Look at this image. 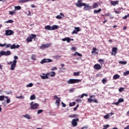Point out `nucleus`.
Returning <instances> with one entry per match:
<instances>
[{
  "label": "nucleus",
  "instance_id": "nucleus-1",
  "mask_svg": "<svg viewBox=\"0 0 129 129\" xmlns=\"http://www.w3.org/2000/svg\"><path fill=\"white\" fill-rule=\"evenodd\" d=\"M59 28V26L57 25H53L51 27L50 25H47L44 27L45 30H47L48 31H54V30H57Z\"/></svg>",
  "mask_w": 129,
  "mask_h": 129
},
{
  "label": "nucleus",
  "instance_id": "nucleus-2",
  "mask_svg": "<svg viewBox=\"0 0 129 129\" xmlns=\"http://www.w3.org/2000/svg\"><path fill=\"white\" fill-rule=\"evenodd\" d=\"M18 56H14V60H13V63L11 64L10 69L11 70H14L16 68V66H17V60H18Z\"/></svg>",
  "mask_w": 129,
  "mask_h": 129
},
{
  "label": "nucleus",
  "instance_id": "nucleus-3",
  "mask_svg": "<svg viewBox=\"0 0 129 129\" xmlns=\"http://www.w3.org/2000/svg\"><path fill=\"white\" fill-rule=\"evenodd\" d=\"M80 80L71 79L67 81L68 84H74V83H79Z\"/></svg>",
  "mask_w": 129,
  "mask_h": 129
},
{
  "label": "nucleus",
  "instance_id": "nucleus-4",
  "mask_svg": "<svg viewBox=\"0 0 129 129\" xmlns=\"http://www.w3.org/2000/svg\"><path fill=\"white\" fill-rule=\"evenodd\" d=\"M81 7H84V11H89L92 9V8L89 6V4H86L85 3H81Z\"/></svg>",
  "mask_w": 129,
  "mask_h": 129
},
{
  "label": "nucleus",
  "instance_id": "nucleus-5",
  "mask_svg": "<svg viewBox=\"0 0 129 129\" xmlns=\"http://www.w3.org/2000/svg\"><path fill=\"white\" fill-rule=\"evenodd\" d=\"M10 55H11V51L10 50L0 51V56H10Z\"/></svg>",
  "mask_w": 129,
  "mask_h": 129
},
{
  "label": "nucleus",
  "instance_id": "nucleus-6",
  "mask_svg": "<svg viewBox=\"0 0 129 129\" xmlns=\"http://www.w3.org/2000/svg\"><path fill=\"white\" fill-rule=\"evenodd\" d=\"M93 101L94 102H95L96 103H97V100L95 99L94 98V95H91L90 96V98L88 99V102L90 103H91Z\"/></svg>",
  "mask_w": 129,
  "mask_h": 129
},
{
  "label": "nucleus",
  "instance_id": "nucleus-7",
  "mask_svg": "<svg viewBox=\"0 0 129 129\" xmlns=\"http://www.w3.org/2000/svg\"><path fill=\"white\" fill-rule=\"evenodd\" d=\"M36 37H37V35L32 34L30 35V36L29 37H28L26 39V41H27V42H32V41H33V39H34V38H36Z\"/></svg>",
  "mask_w": 129,
  "mask_h": 129
},
{
  "label": "nucleus",
  "instance_id": "nucleus-8",
  "mask_svg": "<svg viewBox=\"0 0 129 129\" xmlns=\"http://www.w3.org/2000/svg\"><path fill=\"white\" fill-rule=\"evenodd\" d=\"M38 106L39 104L38 103H34V102H32L30 103V108H31V109H37Z\"/></svg>",
  "mask_w": 129,
  "mask_h": 129
},
{
  "label": "nucleus",
  "instance_id": "nucleus-9",
  "mask_svg": "<svg viewBox=\"0 0 129 129\" xmlns=\"http://www.w3.org/2000/svg\"><path fill=\"white\" fill-rule=\"evenodd\" d=\"M53 62V60L50 58H44L40 61V64H44L45 63H50Z\"/></svg>",
  "mask_w": 129,
  "mask_h": 129
},
{
  "label": "nucleus",
  "instance_id": "nucleus-10",
  "mask_svg": "<svg viewBox=\"0 0 129 129\" xmlns=\"http://www.w3.org/2000/svg\"><path fill=\"white\" fill-rule=\"evenodd\" d=\"M78 121H79V118H77L76 119H73L72 120V124L74 126H77L78 123H77Z\"/></svg>",
  "mask_w": 129,
  "mask_h": 129
},
{
  "label": "nucleus",
  "instance_id": "nucleus-11",
  "mask_svg": "<svg viewBox=\"0 0 129 129\" xmlns=\"http://www.w3.org/2000/svg\"><path fill=\"white\" fill-rule=\"evenodd\" d=\"M14 34V31L12 30H6L5 35L6 36H11Z\"/></svg>",
  "mask_w": 129,
  "mask_h": 129
},
{
  "label": "nucleus",
  "instance_id": "nucleus-12",
  "mask_svg": "<svg viewBox=\"0 0 129 129\" xmlns=\"http://www.w3.org/2000/svg\"><path fill=\"white\" fill-rule=\"evenodd\" d=\"M50 46H51V43L42 44L40 46V48L43 50L44 49H46V48H49Z\"/></svg>",
  "mask_w": 129,
  "mask_h": 129
},
{
  "label": "nucleus",
  "instance_id": "nucleus-13",
  "mask_svg": "<svg viewBox=\"0 0 129 129\" xmlns=\"http://www.w3.org/2000/svg\"><path fill=\"white\" fill-rule=\"evenodd\" d=\"M116 53H117V47H113L112 49L111 55L115 56V55H116Z\"/></svg>",
  "mask_w": 129,
  "mask_h": 129
},
{
  "label": "nucleus",
  "instance_id": "nucleus-14",
  "mask_svg": "<svg viewBox=\"0 0 129 129\" xmlns=\"http://www.w3.org/2000/svg\"><path fill=\"white\" fill-rule=\"evenodd\" d=\"M124 101V100H123V98H120L118 100V101L116 102H113L112 103V104H115V105H118L120 102H123Z\"/></svg>",
  "mask_w": 129,
  "mask_h": 129
},
{
  "label": "nucleus",
  "instance_id": "nucleus-15",
  "mask_svg": "<svg viewBox=\"0 0 129 129\" xmlns=\"http://www.w3.org/2000/svg\"><path fill=\"white\" fill-rule=\"evenodd\" d=\"M94 68L96 70H100V69H101V66L98 63H97L94 65Z\"/></svg>",
  "mask_w": 129,
  "mask_h": 129
},
{
  "label": "nucleus",
  "instance_id": "nucleus-16",
  "mask_svg": "<svg viewBox=\"0 0 129 129\" xmlns=\"http://www.w3.org/2000/svg\"><path fill=\"white\" fill-rule=\"evenodd\" d=\"M92 54H98V49L95 47H93V50L91 51Z\"/></svg>",
  "mask_w": 129,
  "mask_h": 129
},
{
  "label": "nucleus",
  "instance_id": "nucleus-17",
  "mask_svg": "<svg viewBox=\"0 0 129 129\" xmlns=\"http://www.w3.org/2000/svg\"><path fill=\"white\" fill-rule=\"evenodd\" d=\"M79 31H80L79 27H75V30L73 31L72 34H77Z\"/></svg>",
  "mask_w": 129,
  "mask_h": 129
},
{
  "label": "nucleus",
  "instance_id": "nucleus-18",
  "mask_svg": "<svg viewBox=\"0 0 129 129\" xmlns=\"http://www.w3.org/2000/svg\"><path fill=\"white\" fill-rule=\"evenodd\" d=\"M47 75L48 76H51V77H54V76L56 75V73H55V72H50L47 73Z\"/></svg>",
  "mask_w": 129,
  "mask_h": 129
},
{
  "label": "nucleus",
  "instance_id": "nucleus-19",
  "mask_svg": "<svg viewBox=\"0 0 129 129\" xmlns=\"http://www.w3.org/2000/svg\"><path fill=\"white\" fill-rule=\"evenodd\" d=\"M18 48H20V45H16L15 44H13L11 46V49H18Z\"/></svg>",
  "mask_w": 129,
  "mask_h": 129
},
{
  "label": "nucleus",
  "instance_id": "nucleus-20",
  "mask_svg": "<svg viewBox=\"0 0 129 129\" xmlns=\"http://www.w3.org/2000/svg\"><path fill=\"white\" fill-rule=\"evenodd\" d=\"M62 41H63V42H65V41H67L68 43H70L71 39L69 37H66L64 38H62Z\"/></svg>",
  "mask_w": 129,
  "mask_h": 129
},
{
  "label": "nucleus",
  "instance_id": "nucleus-21",
  "mask_svg": "<svg viewBox=\"0 0 129 129\" xmlns=\"http://www.w3.org/2000/svg\"><path fill=\"white\" fill-rule=\"evenodd\" d=\"M110 4H111V5L112 6H116V5H117L118 4V1H110Z\"/></svg>",
  "mask_w": 129,
  "mask_h": 129
},
{
  "label": "nucleus",
  "instance_id": "nucleus-22",
  "mask_svg": "<svg viewBox=\"0 0 129 129\" xmlns=\"http://www.w3.org/2000/svg\"><path fill=\"white\" fill-rule=\"evenodd\" d=\"M60 102H61V98H59L56 100L55 103L57 104V106H59L60 105Z\"/></svg>",
  "mask_w": 129,
  "mask_h": 129
},
{
  "label": "nucleus",
  "instance_id": "nucleus-23",
  "mask_svg": "<svg viewBox=\"0 0 129 129\" xmlns=\"http://www.w3.org/2000/svg\"><path fill=\"white\" fill-rule=\"evenodd\" d=\"M30 1H34V0H20L19 1V3L20 4H24L25 3H28L29 2H30Z\"/></svg>",
  "mask_w": 129,
  "mask_h": 129
},
{
  "label": "nucleus",
  "instance_id": "nucleus-24",
  "mask_svg": "<svg viewBox=\"0 0 129 129\" xmlns=\"http://www.w3.org/2000/svg\"><path fill=\"white\" fill-rule=\"evenodd\" d=\"M76 6L78 7V8H81V0L78 1V3H76Z\"/></svg>",
  "mask_w": 129,
  "mask_h": 129
},
{
  "label": "nucleus",
  "instance_id": "nucleus-25",
  "mask_svg": "<svg viewBox=\"0 0 129 129\" xmlns=\"http://www.w3.org/2000/svg\"><path fill=\"white\" fill-rule=\"evenodd\" d=\"M22 116H24V117L27 118V119H32V117H31L30 116V115L28 114H27L26 115H23Z\"/></svg>",
  "mask_w": 129,
  "mask_h": 129
},
{
  "label": "nucleus",
  "instance_id": "nucleus-26",
  "mask_svg": "<svg viewBox=\"0 0 129 129\" xmlns=\"http://www.w3.org/2000/svg\"><path fill=\"white\" fill-rule=\"evenodd\" d=\"M21 9H22V7H21V6H15V11H20V10H21Z\"/></svg>",
  "mask_w": 129,
  "mask_h": 129
},
{
  "label": "nucleus",
  "instance_id": "nucleus-27",
  "mask_svg": "<svg viewBox=\"0 0 129 129\" xmlns=\"http://www.w3.org/2000/svg\"><path fill=\"white\" fill-rule=\"evenodd\" d=\"M105 17H110V19H113V17H112L111 16V14H109V13H106L105 14Z\"/></svg>",
  "mask_w": 129,
  "mask_h": 129
},
{
  "label": "nucleus",
  "instance_id": "nucleus-28",
  "mask_svg": "<svg viewBox=\"0 0 129 129\" xmlns=\"http://www.w3.org/2000/svg\"><path fill=\"white\" fill-rule=\"evenodd\" d=\"M98 8V4L97 3H94L92 6L93 9H96Z\"/></svg>",
  "mask_w": 129,
  "mask_h": 129
},
{
  "label": "nucleus",
  "instance_id": "nucleus-29",
  "mask_svg": "<svg viewBox=\"0 0 129 129\" xmlns=\"http://www.w3.org/2000/svg\"><path fill=\"white\" fill-rule=\"evenodd\" d=\"M36 99V96L35 94H33L31 96L30 99V100H34V99Z\"/></svg>",
  "mask_w": 129,
  "mask_h": 129
},
{
  "label": "nucleus",
  "instance_id": "nucleus-30",
  "mask_svg": "<svg viewBox=\"0 0 129 129\" xmlns=\"http://www.w3.org/2000/svg\"><path fill=\"white\" fill-rule=\"evenodd\" d=\"M36 57H37V55H35V54H32L31 55V59L32 60H33L34 61H35V60H36Z\"/></svg>",
  "mask_w": 129,
  "mask_h": 129
},
{
  "label": "nucleus",
  "instance_id": "nucleus-31",
  "mask_svg": "<svg viewBox=\"0 0 129 129\" xmlns=\"http://www.w3.org/2000/svg\"><path fill=\"white\" fill-rule=\"evenodd\" d=\"M119 77H120V76H119V75H115L113 76V79H114L115 80H116V79H118V78H119Z\"/></svg>",
  "mask_w": 129,
  "mask_h": 129
},
{
  "label": "nucleus",
  "instance_id": "nucleus-32",
  "mask_svg": "<svg viewBox=\"0 0 129 129\" xmlns=\"http://www.w3.org/2000/svg\"><path fill=\"white\" fill-rule=\"evenodd\" d=\"M101 12V9H99L98 10H94V14H99Z\"/></svg>",
  "mask_w": 129,
  "mask_h": 129
},
{
  "label": "nucleus",
  "instance_id": "nucleus-33",
  "mask_svg": "<svg viewBox=\"0 0 129 129\" xmlns=\"http://www.w3.org/2000/svg\"><path fill=\"white\" fill-rule=\"evenodd\" d=\"M78 116L77 114H73L72 115H69V117H71L72 118H75L76 117H77Z\"/></svg>",
  "mask_w": 129,
  "mask_h": 129
},
{
  "label": "nucleus",
  "instance_id": "nucleus-34",
  "mask_svg": "<svg viewBox=\"0 0 129 129\" xmlns=\"http://www.w3.org/2000/svg\"><path fill=\"white\" fill-rule=\"evenodd\" d=\"M5 98H6V102L7 103H10L11 102V99H9L8 96H5Z\"/></svg>",
  "mask_w": 129,
  "mask_h": 129
},
{
  "label": "nucleus",
  "instance_id": "nucleus-35",
  "mask_svg": "<svg viewBox=\"0 0 129 129\" xmlns=\"http://www.w3.org/2000/svg\"><path fill=\"white\" fill-rule=\"evenodd\" d=\"M73 56H79V57H81V54L77 52H76L74 54Z\"/></svg>",
  "mask_w": 129,
  "mask_h": 129
},
{
  "label": "nucleus",
  "instance_id": "nucleus-36",
  "mask_svg": "<svg viewBox=\"0 0 129 129\" xmlns=\"http://www.w3.org/2000/svg\"><path fill=\"white\" fill-rule=\"evenodd\" d=\"M42 79H46V78H48V75L47 74L46 75H44V76H41Z\"/></svg>",
  "mask_w": 129,
  "mask_h": 129
},
{
  "label": "nucleus",
  "instance_id": "nucleus-37",
  "mask_svg": "<svg viewBox=\"0 0 129 129\" xmlns=\"http://www.w3.org/2000/svg\"><path fill=\"white\" fill-rule=\"evenodd\" d=\"M80 75V72H74V76H79Z\"/></svg>",
  "mask_w": 129,
  "mask_h": 129
},
{
  "label": "nucleus",
  "instance_id": "nucleus-38",
  "mask_svg": "<svg viewBox=\"0 0 129 129\" xmlns=\"http://www.w3.org/2000/svg\"><path fill=\"white\" fill-rule=\"evenodd\" d=\"M5 23H7V24H13V23H14V21L12 20H9L8 21H6Z\"/></svg>",
  "mask_w": 129,
  "mask_h": 129
},
{
  "label": "nucleus",
  "instance_id": "nucleus-39",
  "mask_svg": "<svg viewBox=\"0 0 129 129\" xmlns=\"http://www.w3.org/2000/svg\"><path fill=\"white\" fill-rule=\"evenodd\" d=\"M75 104H76V102H71L69 104V106H74V105H75Z\"/></svg>",
  "mask_w": 129,
  "mask_h": 129
},
{
  "label": "nucleus",
  "instance_id": "nucleus-40",
  "mask_svg": "<svg viewBox=\"0 0 129 129\" xmlns=\"http://www.w3.org/2000/svg\"><path fill=\"white\" fill-rule=\"evenodd\" d=\"M5 98H6V96L4 95L0 96V101H3Z\"/></svg>",
  "mask_w": 129,
  "mask_h": 129
},
{
  "label": "nucleus",
  "instance_id": "nucleus-41",
  "mask_svg": "<svg viewBox=\"0 0 129 129\" xmlns=\"http://www.w3.org/2000/svg\"><path fill=\"white\" fill-rule=\"evenodd\" d=\"M129 75V71H127L123 73V76H127V75Z\"/></svg>",
  "mask_w": 129,
  "mask_h": 129
},
{
  "label": "nucleus",
  "instance_id": "nucleus-42",
  "mask_svg": "<svg viewBox=\"0 0 129 129\" xmlns=\"http://www.w3.org/2000/svg\"><path fill=\"white\" fill-rule=\"evenodd\" d=\"M119 64H123V65L126 64V61H120L119 62Z\"/></svg>",
  "mask_w": 129,
  "mask_h": 129
},
{
  "label": "nucleus",
  "instance_id": "nucleus-43",
  "mask_svg": "<svg viewBox=\"0 0 129 129\" xmlns=\"http://www.w3.org/2000/svg\"><path fill=\"white\" fill-rule=\"evenodd\" d=\"M113 114H114V113L113 112H111L110 113H108V114H107V115L108 116V117H110V116H111V115H113Z\"/></svg>",
  "mask_w": 129,
  "mask_h": 129
},
{
  "label": "nucleus",
  "instance_id": "nucleus-44",
  "mask_svg": "<svg viewBox=\"0 0 129 129\" xmlns=\"http://www.w3.org/2000/svg\"><path fill=\"white\" fill-rule=\"evenodd\" d=\"M84 96H86V97H87V96H88V95L87 94L84 93L81 95V98H83Z\"/></svg>",
  "mask_w": 129,
  "mask_h": 129
},
{
  "label": "nucleus",
  "instance_id": "nucleus-45",
  "mask_svg": "<svg viewBox=\"0 0 129 129\" xmlns=\"http://www.w3.org/2000/svg\"><path fill=\"white\" fill-rule=\"evenodd\" d=\"M127 18H129V14H128V15H126V16H124V17H122V19H123V20H126V19H127Z\"/></svg>",
  "mask_w": 129,
  "mask_h": 129
},
{
  "label": "nucleus",
  "instance_id": "nucleus-46",
  "mask_svg": "<svg viewBox=\"0 0 129 129\" xmlns=\"http://www.w3.org/2000/svg\"><path fill=\"white\" fill-rule=\"evenodd\" d=\"M56 19L61 20V19H62V16H61V15H57L56 16Z\"/></svg>",
  "mask_w": 129,
  "mask_h": 129
},
{
  "label": "nucleus",
  "instance_id": "nucleus-47",
  "mask_svg": "<svg viewBox=\"0 0 129 129\" xmlns=\"http://www.w3.org/2000/svg\"><path fill=\"white\" fill-rule=\"evenodd\" d=\"M43 112V110L39 109L37 111V114H40V113H42Z\"/></svg>",
  "mask_w": 129,
  "mask_h": 129
},
{
  "label": "nucleus",
  "instance_id": "nucleus-48",
  "mask_svg": "<svg viewBox=\"0 0 129 129\" xmlns=\"http://www.w3.org/2000/svg\"><path fill=\"white\" fill-rule=\"evenodd\" d=\"M6 48H10H10H11V44H6Z\"/></svg>",
  "mask_w": 129,
  "mask_h": 129
},
{
  "label": "nucleus",
  "instance_id": "nucleus-49",
  "mask_svg": "<svg viewBox=\"0 0 129 129\" xmlns=\"http://www.w3.org/2000/svg\"><path fill=\"white\" fill-rule=\"evenodd\" d=\"M107 127H109V124L104 125L103 129H106Z\"/></svg>",
  "mask_w": 129,
  "mask_h": 129
},
{
  "label": "nucleus",
  "instance_id": "nucleus-50",
  "mask_svg": "<svg viewBox=\"0 0 129 129\" xmlns=\"http://www.w3.org/2000/svg\"><path fill=\"white\" fill-rule=\"evenodd\" d=\"M27 87H32L33 86V83H31L29 84L28 85H27Z\"/></svg>",
  "mask_w": 129,
  "mask_h": 129
},
{
  "label": "nucleus",
  "instance_id": "nucleus-51",
  "mask_svg": "<svg viewBox=\"0 0 129 129\" xmlns=\"http://www.w3.org/2000/svg\"><path fill=\"white\" fill-rule=\"evenodd\" d=\"M15 13L16 12L15 11H10L9 12V14H10V15H11V16H13V15L15 14Z\"/></svg>",
  "mask_w": 129,
  "mask_h": 129
},
{
  "label": "nucleus",
  "instance_id": "nucleus-52",
  "mask_svg": "<svg viewBox=\"0 0 129 129\" xmlns=\"http://www.w3.org/2000/svg\"><path fill=\"white\" fill-rule=\"evenodd\" d=\"M16 98H20L21 99L23 98V99H24L25 98V97L23 96H20L17 97Z\"/></svg>",
  "mask_w": 129,
  "mask_h": 129
},
{
  "label": "nucleus",
  "instance_id": "nucleus-53",
  "mask_svg": "<svg viewBox=\"0 0 129 129\" xmlns=\"http://www.w3.org/2000/svg\"><path fill=\"white\" fill-rule=\"evenodd\" d=\"M71 50H72V51H76V47H72L71 48Z\"/></svg>",
  "mask_w": 129,
  "mask_h": 129
},
{
  "label": "nucleus",
  "instance_id": "nucleus-54",
  "mask_svg": "<svg viewBox=\"0 0 129 129\" xmlns=\"http://www.w3.org/2000/svg\"><path fill=\"white\" fill-rule=\"evenodd\" d=\"M57 69L56 67H54L51 69V71H54V70H57Z\"/></svg>",
  "mask_w": 129,
  "mask_h": 129
},
{
  "label": "nucleus",
  "instance_id": "nucleus-55",
  "mask_svg": "<svg viewBox=\"0 0 129 129\" xmlns=\"http://www.w3.org/2000/svg\"><path fill=\"white\" fill-rule=\"evenodd\" d=\"M123 90H124V89H123V88H120L119 89V92H121L122 91H123Z\"/></svg>",
  "mask_w": 129,
  "mask_h": 129
},
{
  "label": "nucleus",
  "instance_id": "nucleus-56",
  "mask_svg": "<svg viewBox=\"0 0 129 129\" xmlns=\"http://www.w3.org/2000/svg\"><path fill=\"white\" fill-rule=\"evenodd\" d=\"M61 104H62V107H66V104L63 103V102H61Z\"/></svg>",
  "mask_w": 129,
  "mask_h": 129
},
{
  "label": "nucleus",
  "instance_id": "nucleus-57",
  "mask_svg": "<svg viewBox=\"0 0 129 129\" xmlns=\"http://www.w3.org/2000/svg\"><path fill=\"white\" fill-rule=\"evenodd\" d=\"M104 118H105V119H108V118H109L107 115H106L104 116Z\"/></svg>",
  "mask_w": 129,
  "mask_h": 129
},
{
  "label": "nucleus",
  "instance_id": "nucleus-58",
  "mask_svg": "<svg viewBox=\"0 0 129 129\" xmlns=\"http://www.w3.org/2000/svg\"><path fill=\"white\" fill-rule=\"evenodd\" d=\"M102 82L103 84H104V83H105L106 82V79H103L102 81Z\"/></svg>",
  "mask_w": 129,
  "mask_h": 129
},
{
  "label": "nucleus",
  "instance_id": "nucleus-59",
  "mask_svg": "<svg viewBox=\"0 0 129 129\" xmlns=\"http://www.w3.org/2000/svg\"><path fill=\"white\" fill-rule=\"evenodd\" d=\"M58 98H60L58 97V96H57V95H55L54 96L53 99H58Z\"/></svg>",
  "mask_w": 129,
  "mask_h": 129
},
{
  "label": "nucleus",
  "instance_id": "nucleus-60",
  "mask_svg": "<svg viewBox=\"0 0 129 129\" xmlns=\"http://www.w3.org/2000/svg\"><path fill=\"white\" fill-rule=\"evenodd\" d=\"M88 126L86 125L83 127L81 129H88Z\"/></svg>",
  "mask_w": 129,
  "mask_h": 129
},
{
  "label": "nucleus",
  "instance_id": "nucleus-61",
  "mask_svg": "<svg viewBox=\"0 0 129 129\" xmlns=\"http://www.w3.org/2000/svg\"><path fill=\"white\" fill-rule=\"evenodd\" d=\"M6 46V43L4 44H0V47H5Z\"/></svg>",
  "mask_w": 129,
  "mask_h": 129
},
{
  "label": "nucleus",
  "instance_id": "nucleus-62",
  "mask_svg": "<svg viewBox=\"0 0 129 129\" xmlns=\"http://www.w3.org/2000/svg\"><path fill=\"white\" fill-rule=\"evenodd\" d=\"M13 62H14V61H10V62H8V65H11H11H12V64H13Z\"/></svg>",
  "mask_w": 129,
  "mask_h": 129
},
{
  "label": "nucleus",
  "instance_id": "nucleus-63",
  "mask_svg": "<svg viewBox=\"0 0 129 129\" xmlns=\"http://www.w3.org/2000/svg\"><path fill=\"white\" fill-rule=\"evenodd\" d=\"M124 129H129V125H127V126L125 127Z\"/></svg>",
  "mask_w": 129,
  "mask_h": 129
},
{
  "label": "nucleus",
  "instance_id": "nucleus-64",
  "mask_svg": "<svg viewBox=\"0 0 129 129\" xmlns=\"http://www.w3.org/2000/svg\"><path fill=\"white\" fill-rule=\"evenodd\" d=\"M27 16H31V12L28 11V13L27 14Z\"/></svg>",
  "mask_w": 129,
  "mask_h": 129
}]
</instances>
